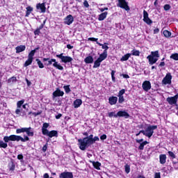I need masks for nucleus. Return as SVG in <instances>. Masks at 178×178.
Listing matches in <instances>:
<instances>
[{
    "instance_id": "41",
    "label": "nucleus",
    "mask_w": 178,
    "mask_h": 178,
    "mask_svg": "<svg viewBox=\"0 0 178 178\" xmlns=\"http://www.w3.org/2000/svg\"><path fill=\"white\" fill-rule=\"evenodd\" d=\"M24 104V100H20L17 103V108H22V105Z\"/></svg>"
},
{
    "instance_id": "57",
    "label": "nucleus",
    "mask_w": 178,
    "mask_h": 178,
    "mask_svg": "<svg viewBox=\"0 0 178 178\" xmlns=\"http://www.w3.org/2000/svg\"><path fill=\"white\" fill-rule=\"evenodd\" d=\"M20 112H22V110L20 109V108H17L15 110V113H16V115H20Z\"/></svg>"
},
{
    "instance_id": "20",
    "label": "nucleus",
    "mask_w": 178,
    "mask_h": 178,
    "mask_svg": "<svg viewBox=\"0 0 178 178\" xmlns=\"http://www.w3.org/2000/svg\"><path fill=\"white\" fill-rule=\"evenodd\" d=\"M16 54H20V52H23L26 51V46L25 45H19L15 48Z\"/></svg>"
},
{
    "instance_id": "60",
    "label": "nucleus",
    "mask_w": 178,
    "mask_h": 178,
    "mask_svg": "<svg viewBox=\"0 0 178 178\" xmlns=\"http://www.w3.org/2000/svg\"><path fill=\"white\" fill-rule=\"evenodd\" d=\"M33 116H38V115H41V112L38 111V113H32Z\"/></svg>"
},
{
    "instance_id": "5",
    "label": "nucleus",
    "mask_w": 178,
    "mask_h": 178,
    "mask_svg": "<svg viewBox=\"0 0 178 178\" xmlns=\"http://www.w3.org/2000/svg\"><path fill=\"white\" fill-rule=\"evenodd\" d=\"M56 58L61 59V62L63 63H70V62L73 61V58L70 56H63V54H57Z\"/></svg>"
},
{
    "instance_id": "1",
    "label": "nucleus",
    "mask_w": 178,
    "mask_h": 178,
    "mask_svg": "<svg viewBox=\"0 0 178 178\" xmlns=\"http://www.w3.org/2000/svg\"><path fill=\"white\" fill-rule=\"evenodd\" d=\"M29 140H30V138L26 135L24 136V138L17 135L4 136L3 140H0V148H8V143H9V141H22V143H26V141H29Z\"/></svg>"
},
{
    "instance_id": "39",
    "label": "nucleus",
    "mask_w": 178,
    "mask_h": 178,
    "mask_svg": "<svg viewBox=\"0 0 178 178\" xmlns=\"http://www.w3.org/2000/svg\"><path fill=\"white\" fill-rule=\"evenodd\" d=\"M108 115V118H118V113H115V112H110Z\"/></svg>"
},
{
    "instance_id": "54",
    "label": "nucleus",
    "mask_w": 178,
    "mask_h": 178,
    "mask_svg": "<svg viewBox=\"0 0 178 178\" xmlns=\"http://www.w3.org/2000/svg\"><path fill=\"white\" fill-rule=\"evenodd\" d=\"M83 6H85V8H89L90 7V4H88V1H87V0H86L83 2Z\"/></svg>"
},
{
    "instance_id": "47",
    "label": "nucleus",
    "mask_w": 178,
    "mask_h": 178,
    "mask_svg": "<svg viewBox=\"0 0 178 178\" xmlns=\"http://www.w3.org/2000/svg\"><path fill=\"white\" fill-rule=\"evenodd\" d=\"M63 88L67 94H69V92H70V91H71L69 86H63Z\"/></svg>"
},
{
    "instance_id": "62",
    "label": "nucleus",
    "mask_w": 178,
    "mask_h": 178,
    "mask_svg": "<svg viewBox=\"0 0 178 178\" xmlns=\"http://www.w3.org/2000/svg\"><path fill=\"white\" fill-rule=\"evenodd\" d=\"M158 33H159V29H155L154 30V34H158Z\"/></svg>"
},
{
    "instance_id": "14",
    "label": "nucleus",
    "mask_w": 178,
    "mask_h": 178,
    "mask_svg": "<svg viewBox=\"0 0 178 178\" xmlns=\"http://www.w3.org/2000/svg\"><path fill=\"white\" fill-rule=\"evenodd\" d=\"M64 94L65 92H63V91L58 88L53 92V99H55L56 97H63Z\"/></svg>"
},
{
    "instance_id": "51",
    "label": "nucleus",
    "mask_w": 178,
    "mask_h": 178,
    "mask_svg": "<svg viewBox=\"0 0 178 178\" xmlns=\"http://www.w3.org/2000/svg\"><path fill=\"white\" fill-rule=\"evenodd\" d=\"M48 127H49V124L45 122V123L43 124L42 129H48Z\"/></svg>"
},
{
    "instance_id": "50",
    "label": "nucleus",
    "mask_w": 178,
    "mask_h": 178,
    "mask_svg": "<svg viewBox=\"0 0 178 178\" xmlns=\"http://www.w3.org/2000/svg\"><path fill=\"white\" fill-rule=\"evenodd\" d=\"M88 41H93V42H98V38H89L88 39Z\"/></svg>"
},
{
    "instance_id": "4",
    "label": "nucleus",
    "mask_w": 178,
    "mask_h": 178,
    "mask_svg": "<svg viewBox=\"0 0 178 178\" xmlns=\"http://www.w3.org/2000/svg\"><path fill=\"white\" fill-rule=\"evenodd\" d=\"M159 58V51H152L151 54L147 57V59L149 60V65H154L158 62V59Z\"/></svg>"
},
{
    "instance_id": "56",
    "label": "nucleus",
    "mask_w": 178,
    "mask_h": 178,
    "mask_svg": "<svg viewBox=\"0 0 178 178\" xmlns=\"http://www.w3.org/2000/svg\"><path fill=\"white\" fill-rule=\"evenodd\" d=\"M154 178H161V172H156L154 174Z\"/></svg>"
},
{
    "instance_id": "25",
    "label": "nucleus",
    "mask_w": 178,
    "mask_h": 178,
    "mask_svg": "<svg viewBox=\"0 0 178 178\" xmlns=\"http://www.w3.org/2000/svg\"><path fill=\"white\" fill-rule=\"evenodd\" d=\"M33 58H28V59L26 60V62L24 64V67H27V66H30L31 63H33Z\"/></svg>"
},
{
    "instance_id": "53",
    "label": "nucleus",
    "mask_w": 178,
    "mask_h": 178,
    "mask_svg": "<svg viewBox=\"0 0 178 178\" xmlns=\"http://www.w3.org/2000/svg\"><path fill=\"white\" fill-rule=\"evenodd\" d=\"M168 154L170 156H171V158H176V155H175V153H173L172 152L169 151Z\"/></svg>"
},
{
    "instance_id": "52",
    "label": "nucleus",
    "mask_w": 178,
    "mask_h": 178,
    "mask_svg": "<svg viewBox=\"0 0 178 178\" xmlns=\"http://www.w3.org/2000/svg\"><path fill=\"white\" fill-rule=\"evenodd\" d=\"M45 22L46 20L43 22V23L39 26V28H38V30H42V29H44V26H45Z\"/></svg>"
},
{
    "instance_id": "44",
    "label": "nucleus",
    "mask_w": 178,
    "mask_h": 178,
    "mask_svg": "<svg viewBox=\"0 0 178 178\" xmlns=\"http://www.w3.org/2000/svg\"><path fill=\"white\" fill-rule=\"evenodd\" d=\"M124 168H125V172L127 175H129V173H130V165L127 164V165H125Z\"/></svg>"
},
{
    "instance_id": "23",
    "label": "nucleus",
    "mask_w": 178,
    "mask_h": 178,
    "mask_svg": "<svg viewBox=\"0 0 178 178\" xmlns=\"http://www.w3.org/2000/svg\"><path fill=\"white\" fill-rule=\"evenodd\" d=\"M159 161L161 165H165L166 163V154H161L159 156Z\"/></svg>"
},
{
    "instance_id": "34",
    "label": "nucleus",
    "mask_w": 178,
    "mask_h": 178,
    "mask_svg": "<svg viewBox=\"0 0 178 178\" xmlns=\"http://www.w3.org/2000/svg\"><path fill=\"white\" fill-rule=\"evenodd\" d=\"M92 165L94 168H95V169H97V170H99V166H101V163L93 161Z\"/></svg>"
},
{
    "instance_id": "27",
    "label": "nucleus",
    "mask_w": 178,
    "mask_h": 178,
    "mask_svg": "<svg viewBox=\"0 0 178 178\" xmlns=\"http://www.w3.org/2000/svg\"><path fill=\"white\" fill-rule=\"evenodd\" d=\"M47 136L50 137V138H52V137H56V136H58V131H49Z\"/></svg>"
},
{
    "instance_id": "36",
    "label": "nucleus",
    "mask_w": 178,
    "mask_h": 178,
    "mask_svg": "<svg viewBox=\"0 0 178 178\" xmlns=\"http://www.w3.org/2000/svg\"><path fill=\"white\" fill-rule=\"evenodd\" d=\"M36 62L40 69H44V64L42 63V62H41V60H40V59L37 58Z\"/></svg>"
},
{
    "instance_id": "31",
    "label": "nucleus",
    "mask_w": 178,
    "mask_h": 178,
    "mask_svg": "<svg viewBox=\"0 0 178 178\" xmlns=\"http://www.w3.org/2000/svg\"><path fill=\"white\" fill-rule=\"evenodd\" d=\"M101 62H102V61H100L97 58V60H95L94 63V65H93L94 69H97V67H99V66H101Z\"/></svg>"
},
{
    "instance_id": "55",
    "label": "nucleus",
    "mask_w": 178,
    "mask_h": 178,
    "mask_svg": "<svg viewBox=\"0 0 178 178\" xmlns=\"http://www.w3.org/2000/svg\"><path fill=\"white\" fill-rule=\"evenodd\" d=\"M170 9V6L169 4H165L164 6V10H169Z\"/></svg>"
},
{
    "instance_id": "58",
    "label": "nucleus",
    "mask_w": 178,
    "mask_h": 178,
    "mask_svg": "<svg viewBox=\"0 0 178 178\" xmlns=\"http://www.w3.org/2000/svg\"><path fill=\"white\" fill-rule=\"evenodd\" d=\"M40 29H37L35 31H34V34L35 35H40Z\"/></svg>"
},
{
    "instance_id": "7",
    "label": "nucleus",
    "mask_w": 178,
    "mask_h": 178,
    "mask_svg": "<svg viewBox=\"0 0 178 178\" xmlns=\"http://www.w3.org/2000/svg\"><path fill=\"white\" fill-rule=\"evenodd\" d=\"M117 6L127 11L130 10V7H129V3L126 1V0H118Z\"/></svg>"
},
{
    "instance_id": "3",
    "label": "nucleus",
    "mask_w": 178,
    "mask_h": 178,
    "mask_svg": "<svg viewBox=\"0 0 178 178\" xmlns=\"http://www.w3.org/2000/svg\"><path fill=\"white\" fill-rule=\"evenodd\" d=\"M78 145L81 151H85L86 148H88L91 145V142L86 138H80L78 140Z\"/></svg>"
},
{
    "instance_id": "19",
    "label": "nucleus",
    "mask_w": 178,
    "mask_h": 178,
    "mask_svg": "<svg viewBox=\"0 0 178 178\" xmlns=\"http://www.w3.org/2000/svg\"><path fill=\"white\" fill-rule=\"evenodd\" d=\"M118 102V97H110L108 98V103L110 105H116V103Z\"/></svg>"
},
{
    "instance_id": "8",
    "label": "nucleus",
    "mask_w": 178,
    "mask_h": 178,
    "mask_svg": "<svg viewBox=\"0 0 178 178\" xmlns=\"http://www.w3.org/2000/svg\"><path fill=\"white\" fill-rule=\"evenodd\" d=\"M177 99H178V94H177L174 97H168L167 102H168L170 105H176L177 104Z\"/></svg>"
},
{
    "instance_id": "18",
    "label": "nucleus",
    "mask_w": 178,
    "mask_h": 178,
    "mask_svg": "<svg viewBox=\"0 0 178 178\" xmlns=\"http://www.w3.org/2000/svg\"><path fill=\"white\" fill-rule=\"evenodd\" d=\"M25 133H26L29 137H33L34 136V129L31 127L26 128Z\"/></svg>"
},
{
    "instance_id": "16",
    "label": "nucleus",
    "mask_w": 178,
    "mask_h": 178,
    "mask_svg": "<svg viewBox=\"0 0 178 178\" xmlns=\"http://www.w3.org/2000/svg\"><path fill=\"white\" fill-rule=\"evenodd\" d=\"M36 8L38 10H40L42 13H45L46 8H45V3H38L36 6Z\"/></svg>"
},
{
    "instance_id": "43",
    "label": "nucleus",
    "mask_w": 178,
    "mask_h": 178,
    "mask_svg": "<svg viewBox=\"0 0 178 178\" xmlns=\"http://www.w3.org/2000/svg\"><path fill=\"white\" fill-rule=\"evenodd\" d=\"M171 59H174V60H178V54H174L170 56Z\"/></svg>"
},
{
    "instance_id": "64",
    "label": "nucleus",
    "mask_w": 178,
    "mask_h": 178,
    "mask_svg": "<svg viewBox=\"0 0 178 178\" xmlns=\"http://www.w3.org/2000/svg\"><path fill=\"white\" fill-rule=\"evenodd\" d=\"M10 170H15V164L12 163L11 168H10Z\"/></svg>"
},
{
    "instance_id": "10",
    "label": "nucleus",
    "mask_w": 178,
    "mask_h": 178,
    "mask_svg": "<svg viewBox=\"0 0 178 178\" xmlns=\"http://www.w3.org/2000/svg\"><path fill=\"white\" fill-rule=\"evenodd\" d=\"M143 22L147 24H152V20L149 19V17H148V13L145 11V10H143Z\"/></svg>"
},
{
    "instance_id": "9",
    "label": "nucleus",
    "mask_w": 178,
    "mask_h": 178,
    "mask_svg": "<svg viewBox=\"0 0 178 178\" xmlns=\"http://www.w3.org/2000/svg\"><path fill=\"white\" fill-rule=\"evenodd\" d=\"M163 84H171L172 83V74L170 73H168L166 76L163 78L162 81Z\"/></svg>"
},
{
    "instance_id": "29",
    "label": "nucleus",
    "mask_w": 178,
    "mask_h": 178,
    "mask_svg": "<svg viewBox=\"0 0 178 178\" xmlns=\"http://www.w3.org/2000/svg\"><path fill=\"white\" fill-rule=\"evenodd\" d=\"M33 12V8L31 6L26 7V17H29L30 16V14Z\"/></svg>"
},
{
    "instance_id": "49",
    "label": "nucleus",
    "mask_w": 178,
    "mask_h": 178,
    "mask_svg": "<svg viewBox=\"0 0 178 178\" xmlns=\"http://www.w3.org/2000/svg\"><path fill=\"white\" fill-rule=\"evenodd\" d=\"M93 137H94L93 135H90L89 136L86 137V138H87L88 140H89L91 143L94 138Z\"/></svg>"
},
{
    "instance_id": "61",
    "label": "nucleus",
    "mask_w": 178,
    "mask_h": 178,
    "mask_svg": "<svg viewBox=\"0 0 178 178\" xmlns=\"http://www.w3.org/2000/svg\"><path fill=\"white\" fill-rule=\"evenodd\" d=\"M101 140H106V135L104 134L100 137Z\"/></svg>"
},
{
    "instance_id": "35",
    "label": "nucleus",
    "mask_w": 178,
    "mask_h": 178,
    "mask_svg": "<svg viewBox=\"0 0 178 178\" xmlns=\"http://www.w3.org/2000/svg\"><path fill=\"white\" fill-rule=\"evenodd\" d=\"M134 56H140V51L134 49L131 51V54Z\"/></svg>"
},
{
    "instance_id": "42",
    "label": "nucleus",
    "mask_w": 178,
    "mask_h": 178,
    "mask_svg": "<svg viewBox=\"0 0 178 178\" xmlns=\"http://www.w3.org/2000/svg\"><path fill=\"white\" fill-rule=\"evenodd\" d=\"M42 133L44 136H48V134H49V131L47 129H42Z\"/></svg>"
},
{
    "instance_id": "38",
    "label": "nucleus",
    "mask_w": 178,
    "mask_h": 178,
    "mask_svg": "<svg viewBox=\"0 0 178 178\" xmlns=\"http://www.w3.org/2000/svg\"><path fill=\"white\" fill-rule=\"evenodd\" d=\"M26 127L24 128H21V129H17L16 130L17 134H20V133H26Z\"/></svg>"
},
{
    "instance_id": "32",
    "label": "nucleus",
    "mask_w": 178,
    "mask_h": 178,
    "mask_svg": "<svg viewBox=\"0 0 178 178\" xmlns=\"http://www.w3.org/2000/svg\"><path fill=\"white\" fill-rule=\"evenodd\" d=\"M97 45H99L100 47H102V49H104L106 52H108V50L109 49V47H108V45L102 44L98 42H97Z\"/></svg>"
},
{
    "instance_id": "11",
    "label": "nucleus",
    "mask_w": 178,
    "mask_h": 178,
    "mask_svg": "<svg viewBox=\"0 0 178 178\" xmlns=\"http://www.w3.org/2000/svg\"><path fill=\"white\" fill-rule=\"evenodd\" d=\"M142 88L144 91H149V90H151V82H149V81H145L142 84Z\"/></svg>"
},
{
    "instance_id": "46",
    "label": "nucleus",
    "mask_w": 178,
    "mask_h": 178,
    "mask_svg": "<svg viewBox=\"0 0 178 178\" xmlns=\"http://www.w3.org/2000/svg\"><path fill=\"white\" fill-rule=\"evenodd\" d=\"M119 104H123L124 102V97L123 96H118Z\"/></svg>"
},
{
    "instance_id": "33",
    "label": "nucleus",
    "mask_w": 178,
    "mask_h": 178,
    "mask_svg": "<svg viewBox=\"0 0 178 178\" xmlns=\"http://www.w3.org/2000/svg\"><path fill=\"white\" fill-rule=\"evenodd\" d=\"M163 34L164 37H165L166 38H169V37H170V35H172V33H170V31H169L168 30L163 31Z\"/></svg>"
},
{
    "instance_id": "2",
    "label": "nucleus",
    "mask_w": 178,
    "mask_h": 178,
    "mask_svg": "<svg viewBox=\"0 0 178 178\" xmlns=\"http://www.w3.org/2000/svg\"><path fill=\"white\" fill-rule=\"evenodd\" d=\"M43 62H47L45 63L46 66H51L53 63L54 67H56V69H58V70H63V66L60 65V63H58L56 61V59L55 58H43Z\"/></svg>"
},
{
    "instance_id": "13",
    "label": "nucleus",
    "mask_w": 178,
    "mask_h": 178,
    "mask_svg": "<svg viewBox=\"0 0 178 178\" xmlns=\"http://www.w3.org/2000/svg\"><path fill=\"white\" fill-rule=\"evenodd\" d=\"M74 22V18H73V15H69L65 18L64 23L65 24H67V26H70L72 23Z\"/></svg>"
},
{
    "instance_id": "48",
    "label": "nucleus",
    "mask_w": 178,
    "mask_h": 178,
    "mask_svg": "<svg viewBox=\"0 0 178 178\" xmlns=\"http://www.w3.org/2000/svg\"><path fill=\"white\" fill-rule=\"evenodd\" d=\"M95 141H99V138L98 136H95L94 138L92 140V142H90V144H94Z\"/></svg>"
},
{
    "instance_id": "40",
    "label": "nucleus",
    "mask_w": 178,
    "mask_h": 178,
    "mask_svg": "<svg viewBox=\"0 0 178 178\" xmlns=\"http://www.w3.org/2000/svg\"><path fill=\"white\" fill-rule=\"evenodd\" d=\"M115 73H116V72L115 70L111 71V79H112V81H113V83H115V81H116V79L115 78Z\"/></svg>"
},
{
    "instance_id": "30",
    "label": "nucleus",
    "mask_w": 178,
    "mask_h": 178,
    "mask_svg": "<svg viewBox=\"0 0 178 178\" xmlns=\"http://www.w3.org/2000/svg\"><path fill=\"white\" fill-rule=\"evenodd\" d=\"M16 81H17V79L16 78V76H12L11 78L8 79L7 83H8V84H10L12 83H16Z\"/></svg>"
},
{
    "instance_id": "37",
    "label": "nucleus",
    "mask_w": 178,
    "mask_h": 178,
    "mask_svg": "<svg viewBox=\"0 0 178 178\" xmlns=\"http://www.w3.org/2000/svg\"><path fill=\"white\" fill-rule=\"evenodd\" d=\"M147 144H148V143L147 141H144L142 143L140 144L139 147H138V149L143 150L144 149V146L147 145Z\"/></svg>"
},
{
    "instance_id": "17",
    "label": "nucleus",
    "mask_w": 178,
    "mask_h": 178,
    "mask_svg": "<svg viewBox=\"0 0 178 178\" xmlns=\"http://www.w3.org/2000/svg\"><path fill=\"white\" fill-rule=\"evenodd\" d=\"M106 58H108V51H106V50L104 51L97 59H99L100 62H102L105 60Z\"/></svg>"
},
{
    "instance_id": "22",
    "label": "nucleus",
    "mask_w": 178,
    "mask_h": 178,
    "mask_svg": "<svg viewBox=\"0 0 178 178\" xmlns=\"http://www.w3.org/2000/svg\"><path fill=\"white\" fill-rule=\"evenodd\" d=\"M108 16V12H104L99 15L98 20L99 22H102L103 20H105V18Z\"/></svg>"
},
{
    "instance_id": "59",
    "label": "nucleus",
    "mask_w": 178,
    "mask_h": 178,
    "mask_svg": "<svg viewBox=\"0 0 178 178\" xmlns=\"http://www.w3.org/2000/svg\"><path fill=\"white\" fill-rule=\"evenodd\" d=\"M47 148H48V145L47 144L45 145H44L42 147L43 152H45L47 151Z\"/></svg>"
},
{
    "instance_id": "15",
    "label": "nucleus",
    "mask_w": 178,
    "mask_h": 178,
    "mask_svg": "<svg viewBox=\"0 0 178 178\" xmlns=\"http://www.w3.org/2000/svg\"><path fill=\"white\" fill-rule=\"evenodd\" d=\"M60 178H73V173L70 172H64L60 175Z\"/></svg>"
},
{
    "instance_id": "28",
    "label": "nucleus",
    "mask_w": 178,
    "mask_h": 178,
    "mask_svg": "<svg viewBox=\"0 0 178 178\" xmlns=\"http://www.w3.org/2000/svg\"><path fill=\"white\" fill-rule=\"evenodd\" d=\"M86 63H92L94 62V58H92V56H89L85 58Z\"/></svg>"
},
{
    "instance_id": "45",
    "label": "nucleus",
    "mask_w": 178,
    "mask_h": 178,
    "mask_svg": "<svg viewBox=\"0 0 178 178\" xmlns=\"http://www.w3.org/2000/svg\"><path fill=\"white\" fill-rule=\"evenodd\" d=\"M124 92H126V90L124 89L120 90L118 92V97H123V95H124Z\"/></svg>"
},
{
    "instance_id": "26",
    "label": "nucleus",
    "mask_w": 178,
    "mask_h": 178,
    "mask_svg": "<svg viewBox=\"0 0 178 178\" xmlns=\"http://www.w3.org/2000/svg\"><path fill=\"white\" fill-rule=\"evenodd\" d=\"M130 56H131V54H127L120 58V60L122 62L129 60V58H130Z\"/></svg>"
},
{
    "instance_id": "21",
    "label": "nucleus",
    "mask_w": 178,
    "mask_h": 178,
    "mask_svg": "<svg viewBox=\"0 0 178 178\" xmlns=\"http://www.w3.org/2000/svg\"><path fill=\"white\" fill-rule=\"evenodd\" d=\"M81 104H83V101L80 99H76L74 102L73 105L74 108H80V106H81Z\"/></svg>"
},
{
    "instance_id": "24",
    "label": "nucleus",
    "mask_w": 178,
    "mask_h": 178,
    "mask_svg": "<svg viewBox=\"0 0 178 178\" xmlns=\"http://www.w3.org/2000/svg\"><path fill=\"white\" fill-rule=\"evenodd\" d=\"M40 49V47H37L35 49L32 50L28 55V58L34 59V55H35L36 50Z\"/></svg>"
},
{
    "instance_id": "63",
    "label": "nucleus",
    "mask_w": 178,
    "mask_h": 178,
    "mask_svg": "<svg viewBox=\"0 0 178 178\" xmlns=\"http://www.w3.org/2000/svg\"><path fill=\"white\" fill-rule=\"evenodd\" d=\"M17 159H19V161L23 159V154H19L17 156Z\"/></svg>"
},
{
    "instance_id": "6",
    "label": "nucleus",
    "mask_w": 178,
    "mask_h": 178,
    "mask_svg": "<svg viewBox=\"0 0 178 178\" xmlns=\"http://www.w3.org/2000/svg\"><path fill=\"white\" fill-rule=\"evenodd\" d=\"M156 129H158V127L156 125H152L147 127V128L146 129L145 136L151 138V137H152V134H154V131L156 130Z\"/></svg>"
},
{
    "instance_id": "12",
    "label": "nucleus",
    "mask_w": 178,
    "mask_h": 178,
    "mask_svg": "<svg viewBox=\"0 0 178 178\" xmlns=\"http://www.w3.org/2000/svg\"><path fill=\"white\" fill-rule=\"evenodd\" d=\"M118 118H124L125 119H129L130 118V115L129 113L124 111H120L117 113Z\"/></svg>"
}]
</instances>
